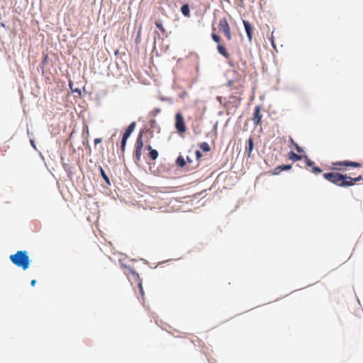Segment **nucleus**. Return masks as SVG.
<instances>
[{
  "instance_id": "f257e3e1",
  "label": "nucleus",
  "mask_w": 363,
  "mask_h": 363,
  "mask_svg": "<svg viewBox=\"0 0 363 363\" xmlns=\"http://www.w3.org/2000/svg\"><path fill=\"white\" fill-rule=\"evenodd\" d=\"M323 177L328 182L341 187L352 186L356 182L363 181V177L359 175L357 177L352 178L347 174H342L338 172L324 173Z\"/></svg>"
},
{
  "instance_id": "f03ea898",
  "label": "nucleus",
  "mask_w": 363,
  "mask_h": 363,
  "mask_svg": "<svg viewBox=\"0 0 363 363\" xmlns=\"http://www.w3.org/2000/svg\"><path fill=\"white\" fill-rule=\"evenodd\" d=\"M10 260L16 266L26 270L30 266V259L26 251L20 250L9 257Z\"/></svg>"
},
{
  "instance_id": "7ed1b4c3",
  "label": "nucleus",
  "mask_w": 363,
  "mask_h": 363,
  "mask_svg": "<svg viewBox=\"0 0 363 363\" xmlns=\"http://www.w3.org/2000/svg\"><path fill=\"white\" fill-rule=\"evenodd\" d=\"M360 167L362 164L357 162H352L348 160L335 162L332 163V169L335 171H344L347 167Z\"/></svg>"
},
{
  "instance_id": "20e7f679",
  "label": "nucleus",
  "mask_w": 363,
  "mask_h": 363,
  "mask_svg": "<svg viewBox=\"0 0 363 363\" xmlns=\"http://www.w3.org/2000/svg\"><path fill=\"white\" fill-rule=\"evenodd\" d=\"M218 28L219 32L223 33L228 40H232L230 28L226 18L224 17L219 20Z\"/></svg>"
},
{
  "instance_id": "39448f33",
  "label": "nucleus",
  "mask_w": 363,
  "mask_h": 363,
  "mask_svg": "<svg viewBox=\"0 0 363 363\" xmlns=\"http://www.w3.org/2000/svg\"><path fill=\"white\" fill-rule=\"evenodd\" d=\"M212 30H213V32L211 33V38L212 39L217 43H219L220 41V37L219 35H218L216 33H215V30H216V28L213 26L212 27ZM217 50H218V52L222 55L226 59H228L230 57V54L228 52V51L226 50L225 48L220 45V44H218L217 45Z\"/></svg>"
},
{
  "instance_id": "423d86ee",
  "label": "nucleus",
  "mask_w": 363,
  "mask_h": 363,
  "mask_svg": "<svg viewBox=\"0 0 363 363\" xmlns=\"http://www.w3.org/2000/svg\"><path fill=\"white\" fill-rule=\"evenodd\" d=\"M121 265L125 269V274L128 277L130 281H135L138 284H139V281H142L141 279L140 278L139 274L133 270L131 267H128L125 265H124L121 260H120Z\"/></svg>"
},
{
  "instance_id": "0eeeda50",
  "label": "nucleus",
  "mask_w": 363,
  "mask_h": 363,
  "mask_svg": "<svg viewBox=\"0 0 363 363\" xmlns=\"http://www.w3.org/2000/svg\"><path fill=\"white\" fill-rule=\"evenodd\" d=\"M175 128L179 133H184L186 130L184 119L181 113L175 115Z\"/></svg>"
},
{
  "instance_id": "6e6552de",
  "label": "nucleus",
  "mask_w": 363,
  "mask_h": 363,
  "mask_svg": "<svg viewBox=\"0 0 363 363\" xmlns=\"http://www.w3.org/2000/svg\"><path fill=\"white\" fill-rule=\"evenodd\" d=\"M143 147V133L140 132L138 134L137 140H136L135 151V155H134L135 159L138 162H139L140 160Z\"/></svg>"
},
{
  "instance_id": "1a4fd4ad",
  "label": "nucleus",
  "mask_w": 363,
  "mask_h": 363,
  "mask_svg": "<svg viewBox=\"0 0 363 363\" xmlns=\"http://www.w3.org/2000/svg\"><path fill=\"white\" fill-rule=\"evenodd\" d=\"M304 161L306 162V164L308 167H311V172L313 174H320L323 170L315 165V162L312 161L308 156L305 155L303 156Z\"/></svg>"
},
{
  "instance_id": "9d476101",
  "label": "nucleus",
  "mask_w": 363,
  "mask_h": 363,
  "mask_svg": "<svg viewBox=\"0 0 363 363\" xmlns=\"http://www.w3.org/2000/svg\"><path fill=\"white\" fill-rule=\"evenodd\" d=\"M262 115L261 113V106H257L255 108L254 116L252 118L253 123L255 125H258L261 123Z\"/></svg>"
},
{
  "instance_id": "9b49d317",
  "label": "nucleus",
  "mask_w": 363,
  "mask_h": 363,
  "mask_svg": "<svg viewBox=\"0 0 363 363\" xmlns=\"http://www.w3.org/2000/svg\"><path fill=\"white\" fill-rule=\"evenodd\" d=\"M242 22H243L245 32L247 33L248 40H249V42H252L253 28L247 21L243 20Z\"/></svg>"
},
{
  "instance_id": "f8f14e48",
  "label": "nucleus",
  "mask_w": 363,
  "mask_h": 363,
  "mask_svg": "<svg viewBox=\"0 0 363 363\" xmlns=\"http://www.w3.org/2000/svg\"><path fill=\"white\" fill-rule=\"evenodd\" d=\"M254 148V142L252 138H250L247 140V145L245 147V152L248 157L251 156L252 152Z\"/></svg>"
},
{
  "instance_id": "ddd939ff",
  "label": "nucleus",
  "mask_w": 363,
  "mask_h": 363,
  "mask_svg": "<svg viewBox=\"0 0 363 363\" xmlns=\"http://www.w3.org/2000/svg\"><path fill=\"white\" fill-rule=\"evenodd\" d=\"M135 127V123L133 122L131 123L125 130V133H123V137L125 138H128L130 135V134L133 133Z\"/></svg>"
},
{
  "instance_id": "4468645a",
  "label": "nucleus",
  "mask_w": 363,
  "mask_h": 363,
  "mask_svg": "<svg viewBox=\"0 0 363 363\" xmlns=\"http://www.w3.org/2000/svg\"><path fill=\"white\" fill-rule=\"evenodd\" d=\"M289 158L294 161V162H296V161H298V160H301L302 158H303V157L302 155H297L296 154L295 152H294L293 151H291L289 153Z\"/></svg>"
},
{
  "instance_id": "2eb2a0df",
  "label": "nucleus",
  "mask_w": 363,
  "mask_h": 363,
  "mask_svg": "<svg viewBox=\"0 0 363 363\" xmlns=\"http://www.w3.org/2000/svg\"><path fill=\"white\" fill-rule=\"evenodd\" d=\"M147 150H150V152H149V155H150V157L152 160H155L157 159V157H158V152L156 150H153L152 148V147L150 145L147 146Z\"/></svg>"
},
{
  "instance_id": "dca6fc26",
  "label": "nucleus",
  "mask_w": 363,
  "mask_h": 363,
  "mask_svg": "<svg viewBox=\"0 0 363 363\" xmlns=\"http://www.w3.org/2000/svg\"><path fill=\"white\" fill-rule=\"evenodd\" d=\"M186 160L182 156H179L176 161V164L179 167H184L186 165Z\"/></svg>"
},
{
  "instance_id": "f3484780",
  "label": "nucleus",
  "mask_w": 363,
  "mask_h": 363,
  "mask_svg": "<svg viewBox=\"0 0 363 363\" xmlns=\"http://www.w3.org/2000/svg\"><path fill=\"white\" fill-rule=\"evenodd\" d=\"M281 172V165L277 166L274 169H272L267 172L270 175H278Z\"/></svg>"
},
{
  "instance_id": "a211bd4d",
  "label": "nucleus",
  "mask_w": 363,
  "mask_h": 363,
  "mask_svg": "<svg viewBox=\"0 0 363 363\" xmlns=\"http://www.w3.org/2000/svg\"><path fill=\"white\" fill-rule=\"evenodd\" d=\"M181 11L186 16H189L190 14L189 8L187 4H184L182 6Z\"/></svg>"
},
{
  "instance_id": "6ab92c4d",
  "label": "nucleus",
  "mask_w": 363,
  "mask_h": 363,
  "mask_svg": "<svg viewBox=\"0 0 363 363\" xmlns=\"http://www.w3.org/2000/svg\"><path fill=\"white\" fill-rule=\"evenodd\" d=\"M200 148L204 152L210 151V146L206 142H203L199 144Z\"/></svg>"
},
{
  "instance_id": "aec40b11",
  "label": "nucleus",
  "mask_w": 363,
  "mask_h": 363,
  "mask_svg": "<svg viewBox=\"0 0 363 363\" xmlns=\"http://www.w3.org/2000/svg\"><path fill=\"white\" fill-rule=\"evenodd\" d=\"M100 172H101V177H103V179L106 182V183L108 184H110L109 179L102 167H100Z\"/></svg>"
},
{
  "instance_id": "412c9836",
  "label": "nucleus",
  "mask_w": 363,
  "mask_h": 363,
  "mask_svg": "<svg viewBox=\"0 0 363 363\" xmlns=\"http://www.w3.org/2000/svg\"><path fill=\"white\" fill-rule=\"evenodd\" d=\"M291 142L294 145L298 152L301 153L303 152V149L297 143H296L293 139H291Z\"/></svg>"
},
{
  "instance_id": "4be33fe9",
  "label": "nucleus",
  "mask_w": 363,
  "mask_h": 363,
  "mask_svg": "<svg viewBox=\"0 0 363 363\" xmlns=\"http://www.w3.org/2000/svg\"><path fill=\"white\" fill-rule=\"evenodd\" d=\"M155 26L158 28L162 33H165V29L162 26V23L159 21L155 22Z\"/></svg>"
},
{
  "instance_id": "5701e85b",
  "label": "nucleus",
  "mask_w": 363,
  "mask_h": 363,
  "mask_svg": "<svg viewBox=\"0 0 363 363\" xmlns=\"http://www.w3.org/2000/svg\"><path fill=\"white\" fill-rule=\"evenodd\" d=\"M138 286L139 288L140 294L141 296L143 298L144 295H145V292H144V290L143 288L142 281H139V284H138Z\"/></svg>"
},
{
  "instance_id": "b1692460",
  "label": "nucleus",
  "mask_w": 363,
  "mask_h": 363,
  "mask_svg": "<svg viewBox=\"0 0 363 363\" xmlns=\"http://www.w3.org/2000/svg\"><path fill=\"white\" fill-rule=\"evenodd\" d=\"M127 140H128V138H125L124 137L122 138V140H121V150H122L123 152L125 150V145H126Z\"/></svg>"
},
{
  "instance_id": "393cba45",
  "label": "nucleus",
  "mask_w": 363,
  "mask_h": 363,
  "mask_svg": "<svg viewBox=\"0 0 363 363\" xmlns=\"http://www.w3.org/2000/svg\"><path fill=\"white\" fill-rule=\"evenodd\" d=\"M281 171L289 170L291 169V164H283V165H281Z\"/></svg>"
},
{
  "instance_id": "a878e982",
  "label": "nucleus",
  "mask_w": 363,
  "mask_h": 363,
  "mask_svg": "<svg viewBox=\"0 0 363 363\" xmlns=\"http://www.w3.org/2000/svg\"><path fill=\"white\" fill-rule=\"evenodd\" d=\"M195 155L196 157V160L198 161L199 160V158L201 157V153L199 150H196L195 152Z\"/></svg>"
},
{
  "instance_id": "bb28decb",
  "label": "nucleus",
  "mask_w": 363,
  "mask_h": 363,
  "mask_svg": "<svg viewBox=\"0 0 363 363\" xmlns=\"http://www.w3.org/2000/svg\"><path fill=\"white\" fill-rule=\"evenodd\" d=\"M101 138H96L94 139V144L97 145L98 143H100L101 142Z\"/></svg>"
},
{
  "instance_id": "cd10ccee",
  "label": "nucleus",
  "mask_w": 363,
  "mask_h": 363,
  "mask_svg": "<svg viewBox=\"0 0 363 363\" xmlns=\"http://www.w3.org/2000/svg\"><path fill=\"white\" fill-rule=\"evenodd\" d=\"M36 284V281L35 279L32 280L30 282L31 286H34Z\"/></svg>"
},
{
  "instance_id": "c85d7f7f",
  "label": "nucleus",
  "mask_w": 363,
  "mask_h": 363,
  "mask_svg": "<svg viewBox=\"0 0 363 363\" xmlns=\"http://www.w3.org/2000/svg\"><path fill=\"white\" fill-rule=\"evenodd\" d=\"M186 160L189 163H191L192 160L190 159L189 156L186 157Z\"/></svg>"
},
{
  "instance_id": "c756f323",
  "label": "nucleus",
  "mask_w": 363,
  "mask_h": 363,
  "mask_svg": "<svg viewBox=\"0 0 363 363\" xmlns=\"http://www.w3.org/2000/svg\"><path fill=\"white\" fill-rule=\"evenodd\" d=\"M30 143H31V145H32L33 146H34V143H33V141H32V140H31V141H30Z\"/></svg>"
}]
</instances>
